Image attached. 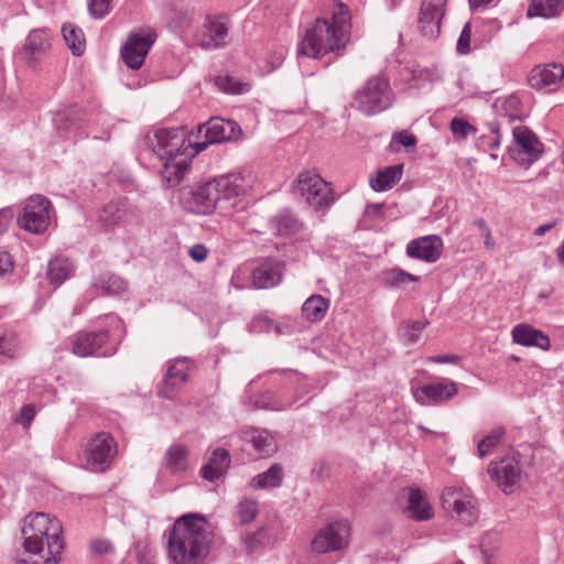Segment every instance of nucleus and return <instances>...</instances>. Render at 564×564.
I'll use <instances>...</instances> for the list:
<instances>
[{"instance_id":"c756f323","label":"nucleus","mask_w":564,"mask_h":564,"mask_svg":"<svg viewBox=\"0 0 564 564\" xmlns=\"http://www.w3.org/2000/svg\"><path fill=\"white\" fill-rule=\"evenodd\" d=\"M94 288L104 295L119 296L127 292L128 283L118 274L107 271L95 278Z\"/></svg>"},{"instance_id":"ddd939ff","label":"nucleus","mask_w":564,"mask_h":564,"mask_svg":"<svg viewBox=\"0 0 564 564\" xmlns=\"http://www.w3.org/2000/svg\"><path fill=\"white\" fill-rule=\"evenodd\" d=\"M513 143L509 147L510 156L519 164H532L543 153V144L525 126L512 128Z\"/></svg>"},{"instance_id":"e2e57ef3","label":"nucleus","mask_w":564,"mask_h":564,"mask_svg":"<svg viewBox=\"0 0 564 564\" xmlns=\"http://www.w3.org/2000/svg\"><path fill=\"white\" fill-rule=\"evenodd\" d=\"M383 204H369L366 208V213L369 216L379 217L381 215Z\"/></svg>"},{"instance_id":"58836bf2","label":"nucleus","mask_w":564,"mask_h":564,"mask_svg":"<svg viewBox=\"0 0 564 564\" xmlns=\"http://www.w3.org/2000/svg\"><path fill=\"white\" fill-rule=\"evenodd\" d=\"M523 117L520 99L517 96H510L502 102L501 113L497 120L511 123L516 120L522 121Z\"/></svg>"},{"instance_id":"f704fd0d","label":"nucleus","mask_w":564,"mask_h":564,"mask_svg":"<svg viewBox=\"0 0 564 564\" xmlns=\"http://www.w3.org/2000/svg\"><path fill=\"white\" fill-rule=\"evenodd\" d=\"M47 279L50 284L57 288L70 275V261L66 257H56L48 262Z\"/></svg>"},{"instance_id":"a18cd8bd","label":"nucleus","mask_w":564,"mask_h":564,"mask_svg":"<svg viewBox=\"0 0 564 564\" xmlns=\"http://www.w3.org/2000/svg\"><path fill=\"white\" fill-rule=\"evenodd\" d=\"M215 84L221 91L227 94H243L250 89L249 84L238 82L228 75L216 77Z\"/></svg>"},{"instance_id":"5fc2aeb1","label":"nucleus","mask_w":564,"mask_h":564,"mask_svg":"<svg viewBox=\"0 0 564 564\" xmlns=\"http://www.w3.org/2000/svg\"><path fill=\"white\" fill-rule=\"evenodd\" d=\"M35 414V406L33 404H25L21 408L19 415L15 417V422L26 430L30 427Z\"/></svg>"},{"instance_id":"0eeeda50","label":"nucleus","mask_w":564,"mask_h":564,"mask_svg":"<svg viewBox=\"0 0 564 564\" xmlns=\"http://www.w3.org/2000/svg\"><path fill=\"white\" fill-rule=\"evenodd\" d=\"M118 447L110 433L99 432L89 438L82 456V467L93 473L110 469Z\"/></svg>"},{"instance_id":"09e8293b","label":"nucleus","mask_w":564,"mask_h":564,"mask_svg":"<svg viewBox=\"0 0 564 564\" xmlns=\"http://www.w3.org/2000/svg\"><path fill=\"white\" fill-rule=\"evenodd\" d=\"M384 280L390 286H401L406 282H417L420 278L401 269H392L386 272Z\"/></svg>"},{"instance_id":"7ed1b4c3","label":"nucleus","mask_w":564,"mask_h":564,"mask_svg":"<svg viewBox=\"0 0 564 564\" xmlns=\"http://www.w3.org/2000/svg\"><path fill=\"white\" fill-rule=\"evenodd\" d=\"M207 522L196 513L178 518L169 531L167 551L175 564H202L209 553Z\"/></svg>"},{"instance_id":"a878e982","label":"nucleus","mask_w":564,"mask_h":564,"mask_svg":"<svg viewBox=\"0 0 564 564\" xmlns=\"http://www.w3.org/2000/svg\"><path fill=\"white\" fill-rule=\"evenodd\" d=\"M192 158L191 153L188 155L185 153V155H175L162 161L160 175L167 187H174L183 181L189 171Z\"/></svg>"},{"instance_id":"5701e85b","label":"nucleus","mask_w":564,"mask_h":564,"mask_svg":"<svg viewBox=\"0 0 564 564\" xmlns=\"http://www.w3.org/2000/svg\"><path fill=\"white\" fill-rule=\"evenodd\" d=\"M229 28L218 17H206L197 34V44L205 50L219 48L226 45Z\"/></svg>"},{"instance_id":"0e129e2a","label":"nucleus","mask_w":564,"mask_h":564,"mask_svg":"<svg viewBox=\"0 0 564 564\" xmlns=\"http://www.w3.org/2000/svg\"><path fill=\"white\" fill-rule=\"evenodd\" d=\"M554 226H555V223L541 225L534 230V235L541 237V236L545 235V232L551 230Z\"/></svg>"},{"instance_id":"6ab92c4d","label":"nucleus","mask_w":564,"mask_h":564,"mask_svg":"<svg viewBox=\"0 0 564 564\" xmlns=\"http://www.w3.org/2000/svg\"><path fill=\"white\" fill-rule=\"evenodd\" d=\"M50 47L48 34L44 30H32L15 57L29 67L35 68Z\"/></svg>"},{"instance_id":"4d7b16f0","label":"nucleus","mask_w":564,"mask_h":564,"mask_svg":"<svg viewBox=\"0 0 564 564\" xmlns=\"http://www.w3.org/2000/svg\"><path fill=\"white\" fill-rule=\"evenodd\" d=\"M14 262L11 254L7 251H0V278L12 274Z\"/></svg>"},{"instance_id":"2eb2a0df","label":"nucleus","mask_w":564,"mask_h":564,"mask_svg":"<svg viewBox=\"0 0 564 564\" xmlns=\"http://www.w3.org/2000/svg\"><path fill=\"white\" fill-rule=\"evenodd\" d=\"M488 474L505 494H511L520 485L522 469L516 457L508 456L490 463Z\"/></svg>"},{"instance_id":"de8ad7c7","label":"nucleus","mask_w":564,"mask_h":564,"mask_svg":"<svg viewBox=\"0 0 564 564\" xmlns=\"http://www.w3.org/2000/svg\"><path fill=\"white\" fill-rule=\"evenodd\" d=\"M258 514V503L256 500L243 499L237 507V517L241 524H248L256 519Z\"/></svg>"},{"instance_id":"a19ab883","label":"nucleus","mask_w":564,"mask_h":564,"mask_svg":"<svg viewBox=\"0 0 564 564\" xmlns=\"http://www.w3.org/2000/svg\"><path fill=\"white\" fill-rule=\"evenodd\" d=\"M506 429L502 425L494 427L489 434L484 437L477 445L478 456L485 457L492 448H495L505 437Z\"/></svg>"},{"instance_id":"39448f33","label":"nucleus","mask_w":564,"mask_h":564,"mask_svg":"<svg viewBox=\"0 0 564 564\" xmlns=\"http://www.w3.org/2000/svg\"><path fill=\"white\" fill-rule=\"evenodd\" d=\"M393 99L390 83L382 75L368 78L354 94L356 109L366 116H375L389 109Z\"/></svg>"},{"instance_id":"7c9ffc66","label":"nucleus","mask_w":564,"mask_h":564,"mask_svg":"<svg viewBox=\"0 0 564 564\" xmlns=\"http://www.w3.org/2000/svg\"><path fill=\"white\" fill-rule=\"evenodd\" d=\"M406 512L416 521H425L432 518L433 512L423 492L417 488L410 489Z\"/></svg>"},{"instance_id":"a211bd4d","label":"nucleus","mask_w":564,"mask_h":564,"mask_svg":"<svg viewBox=\"0 0 564 564\" xmlns=\"http://www.w3.org/2000/svg\"><path fill=\"white\" fill-rule=\"evenodd\" d=\"M243 449L258 458L269 457L278 451V444L268 430L247 427L240 431Z\"/></svg>"},{"instance_id":"c03bdc74","label":"nucleus","mask_w":564,"mask_h":564,"mask_svg":"<svg viewBox=\"0 0 564 564\" xmlns=\"http://www.w3.org/2000/svg\"><path fill=\"white\" fill-rule=\"evenodd\" d=\"M487 127L490 134L481 135L478 140V147L484 151L497 149L501 142L500 129L502 127V122L492 120L487 123Z\"/></svg>"},{"instance_id":"37998d69","label":"nucleus","mask_w":564,"mask_h":564,"mask_svg":"<svg viewBox=\"0 0 564 564\" xmlns=\"http://www.w3.org/2000/svg\"><path fill=\"white\" fill-rule=\"evenodd\" d=\"M291 402H283L271 391H265L258 395L253 401L254 409L283 411L290 406Z\"/></svg>"},{"instance_id":"20e7f679","label":"nucleus","mask_w":564,"mask_h":564,"mask_svg":"<svg viewBox=\"0 0 564 564\" xmlns=\"http://www.w3.org/2000/svg\"><path fill=\"white\" fill-rule=\"evenodd\" d=\"M350 15L348 8L340 3L339 11L334 13L333 22L316 19L310 26L299 45L297 54L312 58H321L328 52L340 53L349 39Z\"/></svg>"},{"instance_id":"69168bd1","label":"nucleus","mask_w":564,"mask_h":564,"mask_svg":"<svg viewBox=\"0 0 564 564\" xmlns=\"http://www.w3.org/2000/svg\"><path fill=\"white\" fill-rule=\"evenodd\" d=\"M61 31L63 39L65 40L67 46L70 48V28L67 23H64Z\"/></svg>"},{"instance_id":"49530a36","label":"nucleus","mask_w":564,"mask_h":564,"mask_svg":"<svg viewBox=\"0 0 564 564\" xmlns=\"http://www.w3.org/2000/svg\"><path fill=\"white\" fill-rule=\"evenodd\" d=\"M243 541L249 552H256L271 543V535L268 529L260 528L254 533L247 535Z\"/></svg>"},{"instance_id":"ea45409f","label":"nucleus","mask_w":564,"mask_h":564,"mask_svg":"<svg viewBox=\"0 0 564 564\" xmlns=\"http://www.w3.org/2000/svg\"><path fill=\"white\" fill-rule=\"evenodd\" d=\"M18 338L15 333L6 325H0V355L9 359L15 358Z\"/></svg>"},{"instance_id":"412c9836","label":"nucleus","mask_w":564,"mask_h":564,"mask_svg":"<svg viewBox=\"0 0 564 564\" xmlns=\"http://www.w3.org/2000/svg\"><path fill=\"white\" fill-rule=\"evenodd\" d=\"M132 218L131 208L127 200L121 198L111 199L97 212V221L105 229L123 226Z\"/></svg>"},{"instance_id":"79ce46f5","label":"nucleus","mask_w":564,"mask_h":564,"mask_svg":"<svg viewBox=\"0 0 564 564\" xmlns=\"http://www.w3.org/2000/svg\"><path fill=\"white\" fill-rule=\"evenodd\" d=\"M429 325L427 321L424 322H404L399 327V336L406 344L411 345L419 340L422 330Z\"/></svg>"},{"instance_id":"423d86ee","label":"nucleus","mask_w":564,"mask_h":564,"mask_svg":"<svg viewBox=\"0 0 564 564\" xmlns=\"http://www.w3.org/2000/svg\"><path fill=\"white\" fill-rule=\"evenodd\" d=\"M144 148L161 161L175 155H185L192 143L187 141L186 127L161 128L143 137Z\"/></svg>"},{"instance_id":"bb28decb","label":"nucleus","mask_w":564,"mask_h":564,"mask_svg":"<svg viewBox=\"0 0 564 564\" xmlns=\"http://www.w3.org/2000/svg\"><path fill=\"white\" fill-rule=\"evenodd\" d=\"M564 77V66L562 64H547L535 66L529 75V84L532 88L541 90L551 88Z\"/></svg>"},{"instance_id":"6e6d98bb","label":"nucleus","mask_w":564,"mask_h":564,"mask_svg":"<svg viewBox=\"0 0 564 564\" xmlns=\"http://www.w3.org/2000/svg\"><path fill=\"white\" fill-rule=\"evenodd\" d=\"M85 48L86 40L83 30L73 25V55L80 56Z\"/></svg>"},{"instance_id":"f03ea898","label":"nucleus","mask_w":564,"mask_h":564,"mask_svg":"<svg viewBox=\"0 0 564 564\" xmlns=\"http://www.w3.org/2000/svg\"><path fill=\"white\" fill-rule=\"evenodd\" d=\"M246 191L243 177L228 174L194 187L180 189V202L184 209L197 215H210L216 208L227 212L234 208L235 199Z\"/></svg>"},{"instance_id":"9d476101","label":"nucleus","mask_w":564,"mask_h":564,"mask_svg":"<svg viewBox=\"0 0 564 564\" xmlns=\"http://www.w3.org/2000/svg\"><path fill=\"white\" fill-rule=\"evenodd\" d=\"M442 506L446 511L455 513L457 519L467 525L475 523L479 511L474 496L458 487H446L442 492Z\"/></svg>"},{"instance_id":"393cba45","label":"nucleus","mask_w":564,"mask_h":564,"mask_svg":"<svg viewBox=\"0 0 564 564\" xmlns=\"http://www.w3.org/2000/svg\"><path fill=\"white\" fill-rule=\"evenodd\" d=\"M284 263L275 259H264L252 270V283L257 289L276 286L283 276Z\"/></svg>"},{"instance_id":"13d9d810","label":"nucleus","mask_w":564,"mask_h":564,"mask_svg":"<svg viewBox=\"0 0 564 564\" xmlns=\"http://www.w3.org/2000/svg\"><path fill=\"white\" fill-rule=\"evenodd\" d=\"M393 140H398L403 147L411 148L416 144V138L406 130L393 134Z\"/></svg>"},{"instance_id":"8fccbe9b","label":"nucleus","mask_w":564,"mask_h":564,"mask_svg":"<svg viewBox=\"0 0 564 564\" xmlns=\"http://www.w3.org/2000/svg\"><path fill=\"white\" fill-rule=\"evenodd\" d=\"M451 130L455 139L464 140L476 129L468 121L462 118H454L451 121Z\"/></svg>"},{"instance_id":"680f3d73","label":"nucleus","mask_w":564,"mask_h":564,"mask_svg":"<svg viewBox=\"0 0 564 564\" xmlns=\"http://www.w3.org/2000/svg\"><path fill=\"white\" fill-rule=\"evenodd\" d=\"M429 360L436 364H458L462 357L458 355H438L430 357Z\"/></svg>"},{"instance_id":"b1692460","label":"nucleus","mask_w":564,"mask_h":564,"mask_svg":"<svg viewBox=\"0 0 564 564\" xmlns=\"http://www.w3.org/2000/svg\"><path fill=\"white\" fill-rule=\"evenodd\" d=\"M443 251V240L440 236L430 235L411 240L406 246V254L410 258L425 262H435Z\"/></svg>"},{"instance_id":"9b49d317","label":"nucleus","mask_w":564,"mask_h":564,"mask_svg":"<svg viewBox=\"0 0 564 564\" xmlns=\"http://www.w3.org/2000/svg\"><path fill=\"white\" fill-rule=\"evenodd\" d=\"M50 200L42 195L29 197L18 217L19 226L31 234H43L50 225Z\"/></svg>"},{"instance_id":"6e6552de","label":"nucleus","mask_w":564,"mask_h":564,"mask_svg":"<svg viewBox=\"0 0 564 564\" xmlns=\"http://www.w3.org/2000/svg\"><path fill=\"white\" fill-rule=\"evenodd\" d=\"M294 194L304 198L315 210L328 207L334 202L333 191L318 174L310 171L299 174L293 186Z\"/></svg>"},{"instance_id":"dca6fc26","label":"nucleus","mask_w":564,"mask_h":564,"mask_svg":"<svg viewBox=\"0 0 564 564\" xmlns=\"http://www.w3.org/2000/svg\"><path fill=\"white\" fill-rule=\"evenodd\" d=\"M195 367V361L188 357H178L169 361L163 382L158 388V394L173 399L188 379V372Z\"/></svg>"},{"instance_id":"4be33fe9","label":"nucleus","mask_w":564,"mask_h":564,"mask_svg":"<svg viewBox=\"0 0 564 564\" xmlns=\"http://www.w3.org/2000/svg\"><path fill=\"white\" fill-rule=\"evenodd\" d=\"M109 338L108 330L100 329L98 332H83L78 333L75 341L73 343V354L80 357L93 355L111 356L115 354L113 348H109L98 354V350L107 343Z\"/></svg>"},{"instance_id":"473e14b6","label":"nucleus","mask_w":564,"mask_h":564,"mask_svg":"<svg viewBox=\"0 0 564 564\" xmlns=\"http://www.w3.org/2000/svg\"><path fill=\"white\" fill-rule=\"evenodd\" d=\"M284 477L283 467L280 464H273L268 470L254 476L250 486L253 489H269L280 487Z\"/></svg>"},{"instance_id":"c85d7f7f","label":"nucleus","mask_w":564,"mask_h":564,"mask_svg":"<svg viewBox=\"0 0 564 564\" xmlns=\"http://www.w3.org/2000/svg\"><path fill=\"white\" fill-rule=\"evenodd\" d=\"M512 339L522 346H535L543 350L550 348V338L541 330L528 324L516 325L512 329Z\"/></svg>"},{"instance_id":"72a5a7b5","label":"nucleus","mask_w":564,"mask_h":564,"mask_svg":"<svg viewBox=\"0 0 564 564\" xmlns=\"http://www.w3.org/2000/svg\"><path fill=\"white\" fill-rule=\"evenodd\" d=\"M564 11V0H531L527 15L529 18H554Z\"/></svg>"},{"instance_id":"cd10ccee","label":"nucleus","mask_w":564,"mask_h":564,"mask_svg":"<svg viewBox=\"0 0 564 564\" xmlns=\"http://www.w3.org/2000/svg\"><path fill=\"white\" fill-rule=\"evenodd\" d=\"M230 463L229 452L224 448H216L208 462L202 466L200 476L208 481H215L226 474Z\"/></svg>"},{"instance_id":"338daca9","label":"nucleus","mask_w":564,"mask_h":564,"mask_svg":"<svg viewBox=\"0 0 564 564\" xmlns=\"http://www.w3.org/2000/svg\"><path fill=\"white\" fill-rule=\"evenodd\" d=\"M491 1L492 0H468L469 6H470L471 9H476L478 7L487 6Z\"/></svg>"},{"instance_id":"2f4dec72","label":"nucleus","mask_w":564,"mask_h":564,"mask_svg":"<svg viewBox=\"0 0 564 564\" xmlns=\"http://www.w3.org/2000/svg\"><path fill=\"white\" fill-rule=\"evenodd\" d=\"M403 165H391L378 170L375 177L370 178V185L376 192H384L392 188L402 177Z\"/></svg>"},{"instance_id":"774afa93","label":"nucleus","mask_w":564,"mask_h":564,"mask_svg":"<svg viewBox=\"0 0 564 564\" xmlns=\"http://www.w3.org/2000/svg\"><path fill=\"white\" fill-rule=\"evenodd\" d=\"M474 225L478 227L482 232L489 230V228L486 225V221L482 218L475 219Z\"/></svg>"},{"instance_id":"052dcab7","label":"nucleus","mask_w":564,"mask_h":564,"mask_svg":"<svg viewBox=\"0 0 564 564\" xmlns=\"http://www.w3.org/2000/svg\"><path fill=\"white\" fill-rule=\"evenodd\" d=\"M12 217L13 213L10 208H2L0 210V235L7 231Z\"/></svg>"},{"instance_id":"4468645a","label":"nucleus","mask_w":564,"mask_h":564,"mask_svg":"<svg viewBox=\"0 0 564 564\" xmlns=\"http://www.w3.org/2000/svg\"><path fill=\"white\" fill-rule=\"evenodd\" d=\"M350 528L347 521H334L316 532L312 540V551L317 554L336 552L348 544Z\"/></svg>"},{"instance_id":"e433bc0d","label":"nucleus","mask_w":564,"mask_h":564,"mask_svg":"<svg viewBox=\"0 0 564 564\" xmlns=\"http://www.w3.org/2000/svg\"><path fill=\"white\" fill-rule=\"evenodd\" d=\"M329 307V301L322 295H312L308 297L303 306V316L310 322H319L325 317V314Z\"/></svg>"},{"instance_id":"f3484780","label":"nucleus","mask_w":564,"mask_h":564,"mask_svg":"<svg viewBox=\"0 0 564 564\" xmlns=\"http://www.w3.org/2000/svg\"><path fill=\"white\" fill-rule=\"evenodd\" d=\"M446 0H423L419 13V29L423 36L434 40L441 33Z\"/></svg>"},{"instance_id":"aec40b11","label":"nucleus","mask_w":564,"mask_h":564,"mask_svg":"<svg viewBox=\"0 0 564 564\" xmlns=\"http://www.w3.org/2000/svg\"><path fill=\"white\" fill-rule=\"evenodd\" d=\"M458 392L457 384L451 380H443L417 387L413 391L414 399L423 405H436L447 402Z\"/></svg>"},{"instance_id":"864d4df0","label":"nucleus","mask_w":564,"mask_h":564,"mask_svg":"<svg viewBox=\"0 0 564 564\" xmlns=\"http://www.w3.org/2000/svg\"><path fill=\"white\" fill-rule=\"evenodd\" d=\"M471 25L466 23L457 41L456 50L459 54H467L470 51Z\"/></svg>"},{"instance_id":"f8f14e48","label":"nucleus","mask_w":564,"mask_h":564,"mask_svg":"<svg viewBox=\"0 0 564 564\" xmlns=\"http://www.w3.org/2000/svg\"><path fill=\"white\" fill-rule=\"evenodd\" d=\"M156 34L150 29L131 32L120 51L123 63L131 69H139L155 42Z\"/></svg>"},{"instance_id":"4c0bfd02","label":"nucleus","mask_w":564,"mask_h":564,"mask_svg":"<svg viewBox=\"0 0 564 564\" xmlns=\"http://www.w3.org/2000/svg\"><path fill=\"white\" fill-rule=\"evenodd\" d=\"M271 226L280 236H290L299 230L297 219L288 210L281 212L271 220Z\"/></svg>"},{"instance_id":"f257e3e1","label":"nucleus","mask_w":564,"mask_h":564,"mask_svg":"<svg viewBox=\"0 0 564 564\" xmlns=\"http://www.w3.org/2000/svg\"><path fill=\"white\" fill-rule=\"evenodd\" d=\"M22 551L17 564H58L65 550L59 520L45 512L29 513L21 528Z\"/></svg>"},{"instance_id":"1a4fd4ad","label":"nucleus","mask_w":564,"mask_h":564,"mask_svg":"<svg viewBox=\"0 0 564 564\" xmlns=\"http://www.w3.org/2000/svg\"><path fill=\"white\" fill-rule=\"evenodd\" d=\"M204 131L205 141L192 143L191 156L207 149L209 144L237 141L242 134L240 126L234 120H226L219 117L210 118L208 121L197 126V132Z\"/></svg>"},{"instance_id":"bf43d9fd","label":"nucleus","mask_w":564,"mask_h":564,"mask_svg":"<svg viewBox=\"0 0 564 564\" xmlns=\"http://www.w3.org/2000/svg\"><path fill=\"white\" fill-rule=\"evenodd\" d=\"M208 250L204 245L197 243L191 247L189 256L196 262H202L207 258Z\"/></svg>"},{"instance_id":"3c124183","label":"nucleus","mask_w":564,"mask_h":564,"mask_svg":"<svg viewBox=\"0 0 564 564\" xmlns=\"http://www.w3.org/2000/svg\"><path fill=\"white\" fill-rule=\"evenodd\" d=\"M112 0H88L89 14L95 19H102L111 11Z\"/></svg>"},{"instance_id":"603ef678","label":"nucleus","mask_w":564,"mask_h":564,"mask_svg":"<svg viewBox=\"0 0 564 564\" xmlns=\"http://www.w3.org/2000/svg\"><path fill=\"white\" fill-rule=\"evenodd\" d=\"M89 551L95 556H102L112 554L115 552V546L107 539H94L89 542Z\"/></svg>"},{"instance_id":"c9c22d12","label":"nucleus","mask_w":564,"mask_h":564,"mask_svg":"<svg viewBox=\"0 0 564 564\" xmlns=\"http://www.w3.org/2000/svg\"><path fill=\"white\" fill-rule=\"evenodd\" d=\"M187 457V447L182 444H175L166 449L164 455V465L172 473H180L186 469Z\"/></svg>"}]
</instances>
